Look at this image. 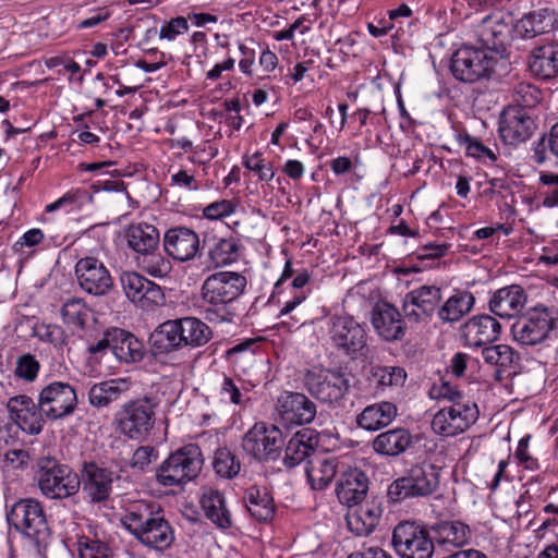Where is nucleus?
I'll list each match as a JSON object with an SVG mask.
<instances>
[{
  "instance_id": "nucleus-1",
  "label": "nucleus",
  "mask_w": 558,
  "mask_h": 558,
  "mask_svg": "<svg viewBox=\"0 0 558 558\" xmlns=\"http://www.w3.org/2000/svg\"><path fill=\"white\" fill-rule=\"evenodd\" d=\"M429 395L438 401L449 402L439 409L432 420V429L435 434L454 437L468 430L478 420L477 404L450 383L441 380L434 384Z\"/></svg>"
},
{
  "instance_id": "nucleus-2",
  "label": "nucleus",
  "mask_w": 558,
  "mask_h": 558,
  "mask_svg": "<svg viewBox=\"0 0 558 558\" xmlns=\"http://www.w3.org/2000/svg\"><path fill=\"white\" fill-rule=\"evenodd\" d=\"M122 525L144 546L163 551L174 542V531L163 510L154 501L129 504L121 517Z\"/></svg>"
},
{
  "instance_id": "nucleus-3",
  "label": "nucleus",
  "mask_w": 558,
  "mask_h": 558,
  "mask_svg": "<svg viewBox=\"0 0 558 558\" xmlns=\"http://www.w3.org/2000/svg\"><path fill=\"white\" fill-rule=\"evenodd\" d=\"M246 278L235 271H217L208 276L201 288V313L210 323L232 322L235 301L244 292Z\"/></svg>"
},
{
  "instance_id": "nucleus-4",
  "label": "nucleus",
  "mask_w": 558,
  "mask_h": 558,
  "mask_svg": "<svg viewBox=\"0 0 558 558\" xmlns=\"http://www.w3.org/2000/svg\"><path fill=\"white\" fill-rule=\"evenodd\" d=\"M8 523L25 538L37 553L45 549L50 539V529L40 501L23 498L15 501L7 514Z\"/></svg>"
},
{
  "instance_id": "nucleus-5",
  "label": "nucleus",
  "mask_w": 558,
  "mask_h": 558,
  "mask_svg": "<svg viewBox=\"0 0 558 558\" xmlns=\"http://www.w3.org/2000/svg\"><path fill=\"white\" fill-rule=\"evenodd\" d=\"M440 469L428 461H421L407 469L402 476L391 482L387 488L390 502L424 498L433 495L440 483Z\"/></svg>"
},
{
  "instance_id": "nucleus-6",
  "label": "nucleus",
  "mask_w": 558,
  "mask_h": 558,
  "mask_svg": "<svg viewBox=\"0 0 558 558\" xmlns=\"http://www.w3.org/2000/svg\"><path fill=\"white\" fill-rule=\"evenodd\" d=\"M35 480L40 493L48 499L62 500L80 492V476L54 457H40L35 465Z\"/></svg>"
},
{
  "instance_id": "nucleus-7",
  "label": "nucleus",
  "mask_w": 558,
  "mask_h": 558,
  "mask_svg": "<svg viewBox=\"0 0 558 558\" xmlns=\"http://www.w3.org/2000/svg\"><path fill=\"white\" fill-rule=\"evenodd\" d=\"M204 465L202 449L187 444L171 452L156 471L157 482L165 487L182 486L194 481Z\"/></svg>"
},
{
  "instance_id": "nucleus-8",
  "label": "nucleus",
  "mask_w": 558,
  "mask_h": 558,
  "mask_svg": "<svg viewBox=\"0 0 558 558\" xmlns=\"http://www.w3.org/2000/svg\"><path fill=\"white\" fill-rule=\"evenodd\" d=\"M557 325V310L536 305L515 319L511 333L520 345L534 347L549 339Z\"/></svg>"
},
{
  "instance_id": "nucleus-9",
  "label": "nucleus",
  "mask_w": 558,
  "mask_h": 558,
  "mask_svg": "<svg viewBox=\"0 0 558 558\" xmlns=\"http://www.w3.org/2000/svg\"><path fill=\"white\" fill-rule=\"evenodd\" d=\"M157 407L148 396L125 402L114 414L117 429L130 439H145L154 428Z\"/></svg>"
},
{
  "instance_id": "nucleus-10",
  "label": "nucleus",
  "mask_w": 558,
  "mask_h": 558,
  "mask_svg": "<svg viewBox=\"0 0 558 558\" xmlns=\"http://www.w3.org/2000/svg\"><path fill=\"white\" fill-rule=\"evenodd\" d=\"M327 332L331 344L352 359L366 356L367 333L359 322L349 315H333L327 323Z\"/></svg>"
},
{
  "instance_id": "nucleus-11",
  "label": "nucleus",
  "mask_w": 558,
  "mask_h": 558,
  "mask_svg": "<svg viewBox=\"0 0 558 558\" xmlns=\"http://www.w3.org/2000/svg\"><path fill=\"white\" fill-rule=\"evenodd\" d=\"M241 446L258 462L275 461L283 446L282 433L276 425L258 422L243 435Z\"/></svg>"
},
{
  "instance_id": "nucleus-12",
  "label": "nucleus",
  "mask_w": 558,
  "mask_h": 558,
  "mask_svg": "<svg viewBox=\"0 0 558 558\" xmlns=\"http://www.w3.org/2000/svg\"><path fill=\"white\" fill-rule=\"evenodd\" d=\"M441 300L436 286H421L408 292L402 300V313L411 328L426 327L433 319Z\"/></svg>"
},
{
  "instance_id": "nucleus-13",
  "label": "nucleus",
  "mask_w": 558,
  "mask_h": 558,
  "mask_svg": "<svg viewBox=\"0 0 558 558\" xmlns=\"http://www.w3.org/2000/svg\"><path fill=\"white\" fill-rule=\"evenodd\" d=\"M391 544L400 558H432L434 543L425 527L404 521L392 531Z\"/></svg>"
},
{
  "instance_id": "nucleus-14",
  "label": "nucleus",
  "mask_w": 558,
  "mask_h": 558,
  "mask_svg": "<svg viewBox=\"0 0 558 558\" xmlns=\"http://www.w3.org/2000/svg\"><path fill=\"white\" fill-rule=\"evenodd\" d=\"M494 65V58L484 49L463 46L453 53L450 70L457 80L463 83H474L488 77Z\"/></svg>"
},
{
  "instance_id": "nucleus-15",
  "label": "nucleus",
  "mask_w": 558,
  "mask_h": 558,
  "mask_svg": "<svg viewBox=\"0 0 558 558\" xmlns=\"http://www.w3.org/2000/svg\"><path fill=\"white\" fill-rule=\"evenodd\" d=\"M38 407L49 421L63 420L74 413L77 408L75 388L65 381H52L38 393Z\"/></svg>"
},
{
  "instance_id": "nucleus-16",
  "label": "nucleus",
  "mask_w": 558,
  "mask_h": 558,
  "mask_svg": "<svg viewBox=\"0 0 558 558\" xmlns=\"http://www.w3.org/2000/svg\"><path fill=\"white\" fill-rule=\"evenodd\" d=\"M304 385L307 391L322 402L336 403L348 393L350 380L341 372L312 369L306 372Z\"/></svg>"
},
{
  "instance_id": "nucleus-17",
  "label": "nucleus",
  "mask_w": 558,
  "mask_h": 558,
  "mask_svg": "<svg viewBox=\"0 0 558 558\" xmlns=\"http://www.w3.org/2000/svg\"><path fill=\"white\" fill-rule=\"evenodd\" d=\"M10 420L25 434L37 436L44 430L46 414L26 395L11 397L7 402Z\"/></svg>"
},
{
  "instance_id": "nucleus-18",
  "label": "nucleus",
  "mask_w": 558,
  "mask_h": 558,
  "mask_svg": "<svg viewBox=\"0 0 558 558\" xmlns=\"http://www.w3.org/2000/svg\"><path fill=\"white\" fill-rule=\"evenodd\" d=\"M120 283L126 298L143 310L163 304L165 294L161 288L135 271L123 272Z\"/></svg>"
},
{
  "instance_id": "nucleus-19",
  "label": "nucleus",
  "mask_w": 558,
  "mask_h": 558,
  "mask_svg": "<svg viewBox=\"0 0 558 558\" xmlns=\"http://www.w3.org/2000/svg\"><path fill=\"white\" fill-rule=\"evenodd\" d=\"M75 274L82 290L92 295H105L113 286L108 268L93 256L81 258L75 265Z\"/></svg>"
},
{
  "instance_id": "nucleus-20",
  "label": "nucleus",
  "mask_w": 558,
  "mask_h": 558,
  "mask_svg": "<svg viewBox=\"0 0 558 558\" xmlns=\"http://www.w3.org/2000/svg\"><path fill=\"white\" fill-rule=\"evenodd\" d=\"M81 485L85 498L92 504H101L112 493L113 472L94 462L84 463L81 471Z\"/></svg>"
},
{
  "instance_id": "nucleus-21",
  "label": "nucleus",
  "mask_w": 558,
  "mask_h": 558,
  "mask_svg": "<svg viewBox=\"0 0 558 558\" xmlns=\"http://www.w3.org/2000/svg\"><path fill=\"white\" fill-rule=\"evenodd\" d=\"M162 244L169 257L183 263L193 259L198 253L199 238L189 228L175 227L165 233Z\"/></svg>"
},
{
  "instance_id": "nucleus-22",
  "label": "nucleus",
  "mask_w": 558,
  "mask_h": 558,
  "mask_svg": "<svg viewBox=\"0 0 558 558\" xmlns=\"http://www.w3.org/2000/svg\"><path fill=\"white\" fill-rule=\"evenodd\" d=\"M501 331L499 322L490 315L482 314L468 319L461 327V335L468 347H486L496 341Z\"/></svg>"
},
{
  "instance_id": "nucleus-23",
  "label": "nucleus",
  "mask_w": 558,
  "mask_h": 558,
  "mask_svg": "<svg viewBox=\"0 0 558 558\" xmlns=\"http://www.w3.org/2000/svg\"><path fill=\"white\" fill-rule=\"evenodd\" d=\"M372 325L378 336L386 341H396L405 335L407 325L404 317L393 305L383 302L376 304L372 313Z\"/></svg>"
},
{
  "instance_id": "nucleus-24",
  "label": "nucleus",
  "mask_w": 558,
  "mask_h": 558,
  "mask_svg": "<svg viewBox=\"0 0 558 558\" xmlns=\"http://www.w3.org/2000/svg\"><path fill=\"white\" fill-rule=\"evenodd\" d=\"M536 128V121L523 109H513L500 121L499 134L506 144L517 146L527 141Z\"/></svg>"
},
{
  "instance_id": "nucleus-25",
  "label": "nucleus",
  "mask_w": 558,
  "mask_h": 558,
  "mask_svg": "<svg viewBox=\"0 0 558 558\" xmlns=\"http://www.w3.org/2000/svg\"><path fill=\"white\" fill-rule=\"evenodd\" d=\"M278 412L288 424L304 425L316 416V405L304 393L288 392L278 399Z\"/></svg>"
},
{
  "instance_id": "nucleus-26",
  "label": "nucleus",
  "mask_w": 558,
  "mask_h": 558,
  "mask_svg": "<svg viewBox=\"0 0 558 558\" xmlns=\"http://www.w3.org/2000/svg\"><path fill=\"white\" fill-rule=\"evenodd\" d=\"M369 481L360 469L342 472L336 484V495L340 504L351 508L361 504L368 492Z\"/></svg>"
},
{
  "instance_id": "nucleus-27",
  "label": "nucleus",
  "mask_w": 558,
  "mask_h": 558,
  "mask_svg": "<svg viewBox=\"0 0 558 558\" xmlns=\"http://www.w3.org/2000/svg\"><path fill=\"white\" fill-rule=\"evenodd\" d=\"M512 28L500 14L485 16L477 28L478 41L482 44L481 49L502 53Z\"/></svg>"
},
{
  "instance_id": "nucleus-28",
  "label": "nucleus",
  "mask_w": 558,
  "mask_h": 558,
  "mask_svg": "<svg viewBox=\"0 0 558 558\" xmlns=\"http://www.w3.org/2000/svg\"><path fill=\"white\" fill-rule=\"evenodd\" d=\"M319 436L315 429L302 428L298 430L287 442L283 457V465L293 469L308 460L318 447Z\"/></svg>"
},
{
  "instance_id": "nucleus-29",
  "label": "nucleus",
  "mask_w": 558,
  "mask_h": 558,
  "mask_svg": "<svg viewBox=\"0 0 558 558\" xmlns=\"http://www.w3.org/2000/svg\"><path fill=\"white\" fill-rule=\"evenodd\" d=\"M557 20L554 10L542 8L523 15L513 25V31L522 39H531L554 31Z\"/></svg>"
},
{
  "instance_id": "nucleus-30",
  "label": "nucleus",
  "mask_w": 558,
  "mask_h": 558,
  "mask_svg": "<svg viewBox=\"0 0 558 558\" xmlns=\"http://www.w3.org/2000/svg\"><path fill=\"white\" fill-rule=\"evenodd\" d=\"M526 302L524 289L510 284L495 291L488 302L489 311L501 318H511L521 312Z\"/></svg>"
},
{
  "instance_id": "nucleus-31",
  "label": "nucleus",
  "mask_w": 558,
  "mask_h": 558,
  "mask_svg": "<svg viewBox=\"0 0 558 558\" xmlns=\"http://www.w3.org/2000/svg\"><path fill=\"white\" fill-rule=\"evenodd\" d=\"M177 319H169L160 324L150 335V351L156 359H166L182 348Z\"/></svg>"
},
{
  "instance_id": "nucleus-32",
  "label": "nucleus",
  "mask_w": 558,
  "mask_h": 558,
  "mask_svg": "<svg viewBox=\"0 0 558 558\" xmlns=\"http://www.w3.org/2000/svg\"><path fill=\"white\" fill-rule=\"evenodd\" d=\"M534 76L550 80L558 76V44L548 43L533 48L527 60Z\"/></svg>"
},
{
  "instance_id": "nucleus-33",
  "label": "nucleus",
  "mask_w": 558,
  "mask_h": 558,
  "mask_svg": "<svg viewBox=\"0 0 558 558\" xmlns=\"http://www.w3.org/2000/svg\"><path fill=\"white\" fill-rule=\"evenodd\" d=\"M413 445L409 429L395 427L378 434L372 441L373 450L380 456L396 458L404 453Z\"/></svg>"
},
{
  "instance_id": "nucleus-34",
  "label": "nucleus",
  "mask_w": 558,
  "mask_h": 558,
  "mask_svg": "<svg viewBox=\"0 0 558 558\" xmlns=\"http://www.w3.org/2000/svg\"><path fill=\"white\" fill-rule=\"evenodd\" d=\"M398 414L397 405L389 401H380L367 405L356 416L360 428L368 432H377L390 425Z\"/></svg>"
},
{
  "instance_id": "nucleus-35",
  "label": "nucleus",
  "mask_w": 558,
  "mask_h": 558,
  "mask_svg": "<svg viewBox=\"0 0 558 558\" xmlns=\"http://www.w3.org/2000/svg\"><path fill=\"white\" fill-rule=\"evenodd\" d=\"M383 510L375 501L365 502L356 510L347 514V525L356 536H368L377 526Z\"/></svg>"
},
{
  "instance_id": "nucleus-36",
  "label": "nucleus",
  "mask_w": 558,
  "mask_h": 558,
  "mask_svg": "<svg viewBox=\"0 0 558 558\" xmlns=\"http://www.w3.org/2000/svg\"><path fill=\"white\" fill-rule=\"evenodd\" d=\"M482 356L485 363L496 367L499 378L515 374L520 361L519 353L508 344H488L482 349Z\"/></svg>"
},
{
  "instance_id": "nucleus-37",
  "label": "nucleus",
  "mask_w": 558,
  "mask_h": 558,
  "mask_svg": "<svg viewBox=\"0 0 558 558\" xmlns=\"http://www.w3.org/2000/svg\"><path fill=\"white\" fill-rule=\"evenodd\" d=\"M112 335V353L117 360L126 364L137 363L143 360L145 355L144 344L133 333L121 328H113Z\"/></svg>"
},
{
  "instance_id": "nucleus-38",
  "label": "nucleus",
  "mask_w": 558,
  "mask_h": 558,
  "mask_svg": "<svg viewBox=\"0 0 558 558\" xmlns=\"http://www.w3.org/2000/svg\"><path fill=\"white\" fill-rule=\"evenodd\" d=\"M201 505L208 520L218 529L228 530L232 525L231 513L226 505L222 493L208 488L204 490Z\"/></svg>"
},
{
  "instance_id": "nucleus-39",
  "label": "nucleus",
  "mask_w": 558,
  "mask_h": 558,
  "mask_svg": "<svg viewBox=\"0 0 558 558\" xmlns=\"http://www.w3.org/2000/svg\"><path fill=\"white\" fill-rule=\"evenodd\" d=\"M243 499L247 511L257 521L267 522L274 518V498L266 487L256 485L248 487Z\"/></svg>"
},
{
  "instance_id": "nucleus-40",
  "label": "nucleus",
  "mask_w": 558,
  "mask_h": 558,
  "mask_svg": "<svg viewBox=\"0 0 558 558\" xmlns=\"http://www.w3.org/2000/svg\"><path fill=\"white\" fill-rule=\"evenodd\" d=\"M131 387L126 378H114L93 385L88 391V400L93 407L105 408L120 399Z\"/></svg>"
},
{
  "instance_id": "nucleus-41",
  "label": "nucleus",
  "mask_w": 558,
  "mask_h": 558,
  "mask_svg": "<svg viewBox=\"0 0 558 558\" xmlns=\"http://www.w3.org/2000/svg\"><path fill=\"white\" fill-rule=\"evenodd\" d=\"M306 476L314 490H323L329 486L337 474L338 462L335 458L315 456L307 461Z\"/></svg>"
},
{
  "instance_id": "nucleus-42",
  "label": "nucleus",
  "mask_w": 558,
  "mask_h": 558,
  "mask_svg": "<svg viewBox=\"0 0 558 558\" xmlns=\"http://www.w3.org/2000/svg\"><path fill=\"white\" fill-rule=\"evenodd\" d=\"M182 348H199L213 338L211 329L201 319L192 316L178 318Z\"/></svg>"
},
{
  "instance_id": "nucleus-43",
  "label": "nucleus",
  "mask_w": 558,
  "mask_h": 558,
  "mask_svg": "<svg viewBox=\"0 0 558 558\" xmlns=\"http://www.w3.org/2000/svg\"><path fill=\"white\" fill-rule=\"evenodd\" d=\"M243 253V245L240 240L230 238L214 239L208 250V259L216 268L236 263Z\"/></svg>"
},
{
  "instance_id": "nucleus-44",
  "label": "nucleus",
  "mask_w": 558,
  "mask_h": 558,
  "mask_svg": "<svg viewBox=\"0 0 558 558\" xmlns=\"http://www.w3.org/2000/svg\"><path fill=\"white\" fill-rule=\"evenodd\" d=\"M129 246L140 254H149L156 251L159 244V231L148 223L132 225L126 230Z\"/></svg>"
},
{
  "instance_id": "nucleus-45",
  "label": "nucleus",
  "mask_w": 558,
  "mask_h": 558,
  "mask_svg": "<svg viewBox=\"0 0 558 558\" xmlns=\"http://www.w3.org/2000/svg\"><path fill=\"white\" fill-rule=\"evenodd\" d=\"M436 543L440 546H464L471 538V529L461 521H440L432 526Z\"/></svg>"
},
{
  "instance_id": "nucleus-46",
  "label": "nucleus",
  "mask_w": 558,
  "mask_h": 558,
  "mask_svg": "<svg viewBox=\"0 0 558 558\" xmlns=\"http://www.w3.org/2000/svg\"><path fill=\"white\" fill-rule=\"evenodd\" d=\"M474 303L475 299L471 292L459 291L442 304L437 314L445 323H456L471 312Z\"/></svg>"
},
{
  "instance_id": "nucleus-47",
  "label": "nucleus",
  "mask_w": 558,
  "mask_h": 558,
  "mask_svg": "<svg viewBox=\"0 0 558 558\" xmlns=\"http://www.w3.org/2000/svg\"><path fill=\"white\" fill-rule=\"evenodd\" d=\"M407 372L399 366L375 365L371 368V380L378 389L401 387L405 383Z\"/></svg>"
},
{
  "instance_id": "nucleus-48",
  "label": "nucleus",
  "mask_w": 558,
  "mask_h": 558,
  "mask_svg": "<svg viewBox=\"0 0 558 558\" xmlns=\"http://www.w3.org/2000/svg\"><path fill=\"white\" fill-rule=\"evenodd\" d=\"M89 314L90 311L82 299H69L61 307V317L63 323L81 330L85 329Z\"/></svg>"
},
{
  "instance_id": "nucleus-49",
  "label": "nucleus",
  "mask_w": 558,
  "mask_h": 558,
  "mask_svg": "<svg viewBox=\"0 0 558 558\" xmlns=\"http://www.w3.org/2000/svg\"><path fill=\"white\" fill-rule=\"evenodd\" d=\"M213 468L218 476L231 480L240 473L241 462L230 449L223 447L215 451Z\"/></svg>"
},
{
  "instance_id": "nucleus-50",
  "label": "nucleus",
  "mask_w": 558,
  "mask_h": 558,
  "mask_svg": "<svg viewBox=\"0 0 558 558\" xmlns=\"http://www.w3.org/2000/svg\"><path fill=\"white\" fill-rule=\"evenodd\" d=\"M533 159L542 165L548 159V154L558 158V121L550 128L547 134H543L532 145Z\"/></svg>"
},
{
  "instance_id": "nucleus-51",
  "label": "nucleus",
  "mask_w": 558,
  "mask_h": 558,
  "mask_svg": "<svg viewBox=\"0 0 558 558\" xmlns=\"http://www.w3.org/2000/svg\"><path fill=\"white\" fill-rule=\"evenodd\" d=\"M33 335L43 342H48L58 351L68 348V335L64 329L56 324L39 323L33 328Z\"/></svg>"
},
{
  "instance_id": "nucleus-52",
  "label": "nucleus",
  "mask_w": 558,
  "mask_h": 558,
  "mask_svg": "<svg viewBox=\"0 0 558 558\" xmlns=\"http://www.w3.org/2000/svg\"><path fill=\"white\" fill-rule=\"evenodd\" d=\"M80 558H113L110 546L100 539L82 535L77 538Z\"/></svg>"
},
{
  "instance_id": "nucleus-53",
  "label": "nucleus",
  "mask_w": 558,
  "mask_h": 558,
  "mask_svg": "<svg viewBox=\"0 0 558 558\" xmlns=\"http://www.w3.org/2000/svg\"><path fill=\"white\" fill-rule=\"evenodd\" d=\"M311 275L306 269L298 270L295 276L292 279L291 286L298 290V292L292 296L291 300L287 301L282 308L280 310L279 317L288 315L291 313L296 306L303 303L310 290H304L305 286L310 282Z\"/></svg>"
},
{
  "instance_id": "nucleus-54",
  "label": "nucleus",
  "mask_w": 558,
  "mask_h": 558,
  "mask_svg": "<svg viewBox=\"0 0 558 558\" xmlns=\"http://www.w3.org/2000/svg\"><path fill=\"white\" fill-rule=\"evenodd\" d=\"M541 97V90L527 82H520L513 88L512 99L522 108L535 107L539 102Z\"/></svg>"
},
{
  "instance_id": "nucleus-55",
  "label": "nucleus",
  "mask_w": 558,
  "mask_h": 558,
  "mask_svg": "<svg viewBox=\"0 0 558 558\" xmlns=\"http://www.w3.org/2000/svg\"><path fill=\"white\" fill-rule=\"evenodd\" d=\"M247 392L248 389L244 387L243 380L241 378L223 376L220 393L223 397H228L231 403L236 405L244 404L247 400Z\"/></svg>"
},
{
  "instance_id": "nucleus-56",
  "label": "nucleus",
  "mask_w": 558,
  "mask_h": 558,
  "mask_svg": "<svg viewBox=\"0 0 558 558\" xmlns=\"http://www.w3.org/2000/svg\"><path fill=\"white\" fill-rule=\"evenodd\" d=\"M39 371L40 363L35 355L25 353L17 357L14 375L27 383H33L37 378Z\"/></svg>"
},
{
  "instance_id": "nucleus-57",
  "label": "nucleus",
  "mask_w": 558,
  "mask_h": 558,
  "mask_svg": "<svg viewBox=\"0 0 558 558\" xmlns=\"http://www.w3.org/2000/svg\"><path fill=\"white\" fill-rule=\"evenodd\" d=\"M204 217L218 226H225L235 233H240L242 225V215L244 211H203Z\"/></svg>"
},
{
  "instance_id": "nucleus-58",
  "label": "nucleus",
  "mask_w": 558,
  "mask_h": 558,
  "mask_svg": "<svg viewBox=\"0 0 558 558\" xmlns=\"http://www.w3.org/2000/svg\"><path fill=\"white\" fill-rule=\"evenodd\" d=\"M459 143L465 145V153L470 157L477 159L487 158L490 161H495L497 159L496 155L490 148L486 147L477 138L472 137L469 133L460 134Z\"/></svg>"
},
{
  "instance_id": "nucleus-59",
  "label": "nucleus",
  "mask_w": 558,
  "mask_h": 558,
  "mask_svg": "<svg viewBox=\"0 0 558 558\" xmlns=\"http://www.w3.org/2000/svg\"><path fill=\"white\" fill-rule=\"evenodd\" d=\"M143 269L153 277L163 278L171 271V264L160 254L155 252L143 254Z\"/></svg>"
},
{
  "instance_id": "nucleus-60",
  "label": "nucleus",
  "mask_w": 558,
  "mask_h": 558,
  "mask_svg": "<svg viewBox=\"0 0 558 558\" xmlns=\"http://www.w3.org/2000/svg\"><path fill=\"white\" fill-rule=\"evenodd\" d=\"M243 165L250 171L255 172L260 181L268 182L275 175L271 162L264 159L260 153L246 157Z\"/></svg>"
},
{
  "instance_id": "nucleus-61",
  "label": "nucleus",
  "mask_w": 558,
  "mask_h": 558,
  "mask_svg": "<svg viewBox=\"0 0 558 558\" xmlns=\"http://www.w3.org/2000/svg\"><path fill=\"white\" fill-rule=\"evenodd\" d=\"M92 201V195L86 190H74L65 193L56 202L46 206L45 209H59L62 206H85L87 202Z\"/></svg>"
},
{
  "instance_id": "nucleus-62",
  "label": "nucleus",
  "mask_w": 558,
  "mask_h": 558,
  "mask_svg": "<svg viewBox=\"0 0 558 558\" xmlns=\"http://www.w3.org/2000/svg\"><path fill=\"white\" fill-rule=\"evenodd\" d=\"M158 459V450L153 446L138 447L131 459V466L138 471H145Z\"/></svg>"
},
{
  "instance_id": "nucleus-63",
  "label": "nucleus",
  "mask_w": 558,
  "mask_h": 558,
  "mask_svg": "<svg viewBox=\"0 0 558 558\" xmlns=\"http://www.w3.org/2000/svg\"><path fill=\"white\" fill-rule=\"evenodd\" d=\"M512 232L511 225L494 223L484 228H480L473 232L472 240H489L490 243H498L499 233L509 235Z\"/></svg>"
},
{
  "instance_id": "nucleus-64",
  "label": "nucleus",
  "mask_w": 558,
  "mask_h": 558,
  "mask_svg": "<svg viewBox=\"0 0 558 558\" xmlns=\"http://www.w3.org/2000/svg\"><path fill=\"white\" fill-rule=\"evenodd\" d=\"M189 31L187 20L183 16L171 19L168 23L163 24L159 32L160 39L174 40L177 36L182 35Z\"/></svg>"
}]
</instances>
